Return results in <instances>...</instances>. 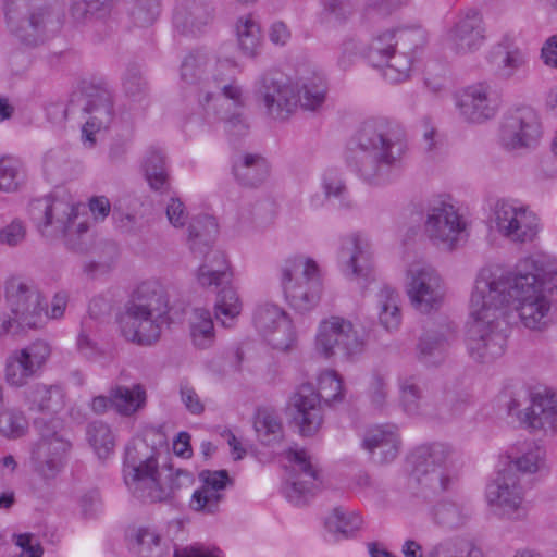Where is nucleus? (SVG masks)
<instances>
[{
    "mask_svg": "<svg viewBox=\"0 0 557 557\" xmlns=\"http://www.w3.org/2000/svg\"><path fill=\"white\" fill-rule=\"evenodd\" d=\"M403 127L384 117L364 121L349 141L348 166L366 183H387L406 152Z\"/></svg>",
    "mask_w": 557,
    "mask_h": 557,
    "instance_id": "nucleus-1",
    "label": "nucleus"
},
{
    "mask_svg": "<svg viewBox=\"0 0 557 557\" xmlns=\"http://www.w3.org/2000/svg\"><path fill=\"white\" fill-rule=\"evenodd\" d=\"M483 277L490 285L487 298L500 315L505 307H513L525 327L542 331L547 326L550 304L540 290L536 274L483 269L478 278Z\"/></svg>",
    "mask_w": 557,
    "mask_h": 557,
    "instance_id": "nucleus-2",
    "label": "nucleus"
},
{
    "mask_svg": "<svg viewBox=\"0 0 557 557\" xmlns=\"http://www.w3.org/2000/svg\"><path fill=\"white\" fill-rule=\"evenodd\" d=\"M9 33L26 47H37L57 36L65 25L66 0H4Z\"/></svg>",
    "mask_w": 557,
    "mask_h": 557,
    "instance_id": "nucleus-3",
    "label": "nucleus"
},
{
    "mask_svg": "<svg viewBox=\"0 0 557 557\" xmlns=\"http://www.w3.org/2000/svg\"><path fill=\"white\" fill-rule=\"evenodd\" d=\"M169 300L163 286L156 281L143 282L125 304L119 323L122 335L138 345H151L168 320Z\"/></svg>",
    "mask_w": 557,
    "mask_h": 557,
    "instance_id": "nucleus-4",
    "label": "nucleus"
},
{
    "mask_svg": "<svg viewBox=\"0 0 557 557\" xmlns=\"http://www.w3.org/2000/svg\"><path fill=\"white\" fill-rule=\"evenodd\" d=\"M488 286L484 277L476 278L470 298L473 321L468 326L466 339L470 357L482 363L503 356L507 343V335L500 327V313L487 298Z\"/></svg>",
    "mask_w": 557,
    "mask_h": 557,
    "instance_id": "nucleus-5",
    "label": "nucleus"
},
{
    "mask_svg": "<svg viewBox=\"0 0 557 557\" xmlns=\"http://www.w3.org/2000/svg\"><path fill=\"white\" fill-rule=\"evenodd\" d=\"M123 478L128 491L143 502H163L172 487L160 482L158 451L140 441L125 448Z\"/></svg>",
    "mask_w": 557,
    "mask_h": 557,
    "instance_id": "nucleus-6",
    "label": "nucleus"
},
{
    "mask_svg": "<svg viewBox=\"0 0 557 557\" xmlns=\"http://www.w3.org/2000/svg\"><path fill=\"white\" fill-rule=\"evenodd\" d=\"M344 398L343 381L335 371H326L319 379V392L311 384L298 387L289 401L295 425L301 436H312L323 423L322 400L330 406Z\"/></svg>",
    "mask_w": 557,
    "mask_h": 557,
    "instance_id": "nucleus-7",
    "label": "nucleus"
},
{
    "mask_svg": "<svg viewBox=\"0 0 557 557\" xmlns=\"http://www.w3.org/2000/svg\"><path fill=\"white\" fill-rule=\"evenodd\" d=\"M278 272L282 292L292 308L306 312L319 304L322 280L314 260L304 256L289 257L282 262Z\"/></svg>",
    "mask_w": 557,
    "mask_h": 557,
    "instance_id": "nucleus-8",
    "label": "nucleus"
},
{
    "mask_svg": "<svg viewBox=\"0 0 557 557\" xmlns=\"http://www.w3.org/2000/svg\"><path fill=\"white\" fill-rule=\"evenodd\" d=\"M75 95L85 101L83 111L89 115L82 126V143L86 148H94L96 134L108 129L113 122V90L103 77L85 75L78 78Z\"/></svg>",
    "mask_w": 557,
    "mask_h": 557,
    "instance_id": "nucleus-9",
    "label": "nucleus"
},
{
    "mask_svg": "<svg viewBox=\"0 0 557 557\" xmlns=\"http://www.w3.org/2000/svg\"><path fill=\"white\" fill-rule=\"evenodd\" d=\"M203 263L197 273L198 283L202 287H214L218 290L214 305L215 318L225 327L239 315L242 302L236 290L231 286L232 272L223 252L211 250L206 252Z\"/></svg>",
    "mask_w": 557,
    "mask_h": 557,
    "instance_id": "nucleus-10",
    "label": "nucleus"
},
{
    "mask_svg": "<svg viewBox=\"0 0 557 557\" xmlns=\"http://www.w3.org/2000/svg\"><path fill=\"white\" fill-rule=\"evenodd\" d=\"M453 448L445 443L423 444L416 447L410 455L412 478L420 492L426 497L429 494L445 492L451 482L448 463L453 456Z\"/></svg>",
    "mask_w": 557,
    "mask_h": 557,
    "instance_id": "nucleus-11",
    "label": "nucleus"
},
{
    "mask_svg": "<svg viewBox=\"0 0 557 557\" xmlns=\"http://www.w3.org/2000/svg\"><path fill=\"white\" fill-rule=\"evenodd\" d=\"M39 440L32 447L34 469L44 479L55 478L65 467L69 448L67 430L63 420L35 421Z\"/></svg>",
    "mask_w": 557,
    "mask_h": 557,
    "instance_id": "nucleus-12",
    "label": "nucleus"
},
{
    "mask_svg": "<svg viewBox=\"0 0 557 557\" xmlns=\"http://www.w3.org/2000/svg\"><path fill=\"white\" fill-rule=\"evenodd\" d=\"M366 348V336L349 320L331 317L320 324L317 349L326 358L338 356L345 360L359 357Z\"/></svg>",
    "mask_w": 557,
    "mask_h": 557,
    "instance_id": "nucleus-13",
    "label": "nucleus"
},
{
    "mask_svg": "<svg viewBox=\"0 0 557 557\" xmlns=\"http://www.w3.org/2000/svg\"><path fill=\"white\" fill-rule=\"evenodd\" d=\"M253 95L265 113L275 120L287 119L296 109L299 98L296 86L282 73L267 72L255 82Z\"/></svg>",
    "mask_w": 557,
    "mask_h": 557,
    "instance_id": "nucleus-14",
    "label": "nucleus"
},
{
    "mask_svg": "<svg viewBox=\"0 0 557 557\" xmlns=\"http://www.w3.org/2000/svg\"><path fill=\"white\" fill-rule=\"evenodd\" d=\"M28 214L40 234L48 239H63L67 245L70 227V198L61 197L55 190L49 196L33 199Z\"/></svg>",
    "mask_w": 557,
    "mask_h": 557,
    "instance_id": "nucleus-15",
    "label": "nucleus"
},
{
    "mask_svg": "<svg viewBox=\"0 0 557 557\" xmlns=\"http://www.w3.org/2000/svg\"><path fill=\"white\" fill-rule=\"evenodd\" d=\"M486 499L495 515L508 520H521L527 516L524 490L517 473L503 468L486 487Z\"/></svg>",
    "mask_w": 557,
    "mask_h": 557,
    "instance_id": "nucleus-16",
    "label": "nucleus"
},
{
    "mask_svg": "<svg viewBox=\"0 0 557 557\" xmlns=\"http://www.w3.org/2000/svg\"><path fill=\"white\" fill-rule=\"evenodd\" d=\"M406 292L412 307L421 313L437 311L445 296L441 275L431 265L413 264L407 271Z\"/></svg>",
    "mask_w": 557,
    "mask_h": 557,
    "instance_id": "nucleus-17",
    "label": "nucleus"
},
{
    "mask_svg": "<svg viewBox=\"0 0 557 557\" xmlns=\"http://www.w3.org/2000/svg\"><path fill=\"white\" fill-rule=\"evenodd\" d=\"M542 134V125L537 112L522 106L510 109L503 117L499 140L506 150H518L533 147Z\"/></svg>",
    "mask_w": 557,
    "mask_h": 557,
    "instance_id": "nucleus-18",
    "label": "nucleus"
},
{
    "mask_svg": "<svg viewBox=\"0 0 557 557\" xmlns=\"http://www.w3.org/2000/svg\"><path fill=\"white\" fill-rule=\"evenodd\" d=\"M493 220L498 233L513 243L532 242L539 232L537 216L513 200H497Z\"/></svg>",
    "mask_w": 557,
    "mask_h": 557,
    "instance_id": "nucleus-19",
    "label": "nucleus"
},
{
    "mask_svg": "<svg viewBox=\"0 0 557 557\" xmlns=\"http://www.w3.org/2000/svg\"><path fill=\"white\" fill-rule=\"evenodd\" d=\"M424 228L430 239L454 249L466 230V223L454 205L438 199L428 209Z\"/></svg>",
    "mask_w": 557,
    "mask_h": 557,
    "instance_id": "nucleus-20",
    "label": "nucleus"
},
{
    "mask_svg": "<svg viewBox=\"0 0 557 557\" xmlns=\"http://www.w3.org/2000/svg\"><path fill=\"white\" fill-rule=\"evenodd\" d=\"M7 300L20 324L37 329L44 324L42 296L36 287L20 277H11L5 285Z\"/></svg>",
    "mask_w": 557,
    "mask_h": 557,
    "instance_id": "nucleus-21",
    "label": "nucleus"
},
{
    "mask_svg": "<svg viewBox=\"0 0 557 557\" xmlns=\"http://www.w3.org/2000/svg\"><path fill=\"white\" fill-rule=\"evenodd\" d=\"M482 14L475 9L460 12L446 33L448 48L456 54L466 55L481 49L486 39Z\"/></svg>",
    "mask_w": 557,
    "mask_h": 557,
    "instance_id": "nucleus-22",
    "label": "nucleus"
},
{
    "mask_svg": "<svg viewBox=\"0 0 557 557\" xmlns=\"http://www.w3.org/2000/svg\"><path fill=\"white\" fill-rule=\"evenodd\" d=\"M51 349L47 342L36 341L10 355L5 364V380L12 386H23L47 362Z\"/></svg>",
    "mask_w": 557,
    "mask_h": 557,
    "instance_id": "nucleus-23",
    "label": "nucleus"
},
{
    "mask_svg": "<svg viewBox=\"0 0 557 557\" xmlns=\"http://www.w3.org/2000/svg\"><path fill=\"white\" fill-rule=\"evenodd\" d=\"M256 327L275 349L287 350L296 336L287 313L275 305L259 307L253 314Z\"/></svg>",
    "mask_w": 557,
    "mask_h": 557,
    "instance_id": "nucleus-24",
    "label": "nucleus"
},
{
    "mask_svg": "<svg viewBox=\"0 0 557 557\" xmlns=\"http://www.w3.org/2000/svg\"><path fill=\"white\" fill-rule=\"evenodd\" d=\"M240 72L238 64L232 58L211 57L207 73L220 89L221 94L214 96L212 92H206L200 103H209L211 100L219 101L220 96L233 101L236 108L244 106L242 87L236 83V75Z\"/></svg>",
    "mask_w": 557,
    "mask_h": 557,
    "instance_id": "nucleus-25",
    "label": "nucleus"
},
{
    "mask_svg": "<svg viewBox=\"0 0 557 557\" xmlns=\"http://www.w3.org/2000/svg\"><path fill=\"white\" fill-rule=\"evenodd\" d=\"M519 406L518 400L511 399L507 406L508 414L517 416L520 421L532 429L557 432V398L554 395L534 394L532 404L524 413L518 410Z\"/></svg>",
    "mask_w": 557,
    "mask_h": 557,
    "instance_id": "nucleus-26",
    "label": "nucleus"
},
{
    "mask_svg": "<svg viewBox=\"0 0 557 557\" xmlns=\"http://www.w3.org/2000/svg\"><path fill=\"white\" fill-rule=\"evenodd\" d=\"M199 479L202 485L193 493L189 506L195 511L215 515L224 499L222 492L232 484L228 472L226 470H202L199 473Z\"/></svg>",
    "mask_w": 557,
    "mask_h": 557,
    "instance_id": "nucleus-27",
    "label": "nucleus"
},
{
    "mask_svg": "<svg viewBox=\"0 0 557 557\" xmlns=\"http://www.w3.org/2000/svg\"><path fill=\"white\" fill-rule=\"evenodd\" d=\"M287 459L293 463V471L304 475L305 480L293 478L286 488V497L297 506L306 504L308 496L313 494L319 481V472L311 463L310 457L304 449L289 448L286 451Z\"/></svg>",
    "mask_w": 557,
    "mask_h": 557,
    "instance_id": "nucleus-28",
    "label": "nucleus"
},
{
    "mask_svg": "<svg viewBox=\"0 0 557 557\" xmlns=\"http://www.w3.org/2000/svg\"><path fill=\"white\" fill-rule=\"evenodd\" d=\"M213 20V9L207 0H178L173 25L183 35H197Z\"/></svg>",
    "mask_w": 557,
    "mask_h": 557,
    "instance_id": "nucleus-29",
    "label": "nucleus"
},
{
    "mask_svg": "<svg viewBox=\"0 0 557 557\" xmlns=\"http://www.w3.org/2000/svg\"><path fill=\"white\" fill-rule=\"evenodd\" d=\"M461 115L473 123H481L495 115L497 102L485 84L469 86L457 102Z\"/></svg>",
    "mask_w": 557,
    "mask_h": 557,
    "instance_id": "nucleus-30",
    "label": "nucleus"
},
{
    "mask_svg": "<svg viewBox=\"0 0 557 557\" xmlns=\"http://www.w3.org/2000/svg\"><path fill=\"white\" fill-rule=\"evenodd\" d=\"M339 260L347 274L368 277L372 269V252L368 240L359 234L343 238Z\"/></svg>",
    "mask_w": 557,
    "mask_h": 557,
    "instance_id": "nucleus-31",
    "label": "nucleus"
},
{
    "mask_svg": "<svg viewBox=\"0 0 557 557\" xmlns=\"http://www.w3.org/2000/svg\"><path fill=\"white\" fill-rule=\"evenodd\" d=\"M400 438L394 424L376 425L364 435L362 446L377 463L393 461L399 453Z\"/></svg>",
    "mask_w": 557,
    "mask_h": 557,
    "instance_id": "nucleus-32",
    "label": "nucleus"
},
{
    "mask_svg": "<svg viewBox=\"0 0 557 557\" xmlns=\"http://www.w3.org/2000/svg\"><path fill=\"white\" fill-rule=\"evenodd\" d=\"M455 327L450 324L426 330L417 345L419 360L426 366H437L443 362L455 339Z\"/></svg>",
    "mask_w": 557,
    "mask_h": 557,
    "instance_id": "nucleus-33",
    "label": "nucleus"
},
{
    "mask_svg": "<svg viewBox=\"0 0 557 557\" xmlns=\"http://www.w3.org/2000/svg\"><path fill=\"white\" fill-rule=\"evenodd\" d=\"M232 173L242 186L257 187L268 178L270 166L259 153H243L233 157Z\"/></svg>",
    "mask_w": 557,
    "mask_h": 557,
    "instance_id": "nucleus-34",
    "label": "nucleus"
},
{
    "mask_svg": "<svg viewBox=\"0 0 557 557\" xmlns=\"http://www.w3.org/2000/svg\"><path fill=\"white\" fill-rule=\"evenodd\" d=\"M24 403L30 412H60L65 405V393L57 385L35 384L24 391Z\"/></svg>",
    "mask_w": 557,
    "mask_h": 557,
    "instance_id": "nucleus-35",
    "label": "nucleus"
},
{
    "mask_svg": "<svg viewBox=\"0 0 557 557\" xmlns=\"http://www.w3.org/2000/svg\"><path fill=\"white\" fill-rule=\"evenodd\" d=\"M490 62L496 69L499 76L510 78L525 65L527 54L510 37L505 36L490 51Z\"/></svg>",
    "mask_w": 557,
    "mask_h": 557,
    "instance_id": "nucleus-36",
    "label": "nucleus"
},
{
    "mask_svg": "<svg viewBox=\"0 0 557 557\" xmlns=\"http://www.w3.org/2000/svg\"><path fill=\"white\" fill-rule=\"evenodd\" d=\"M472 512V506L468 502L447 498L433 506L431 516L438 527L451 530L467 524Z\"/></svg>",
    "mask_w": 557,
    "mask_h": 557,
    "instance_id": "nucleus-37",
    "label": "nucleus"
},
{
    "mask_svg": "<svg viewBox=\"0 0 557 557\" xmlns=\"http://www.w3.org/2000/svg\"><path fill=\"white\" fill-rule=\"evenodd\" d=\"M545 461V451L534 443L524 444L517 453L508 455V462L504 470L511 473L533 474L541 470Z\"/></svg>",
    "mask_w": 557,
    "mask_h": 557,
    "instance_id": "nucleus-38",
    "label": "nucleus"
},
{
    "mask_svg": "<svg viewBox=\"0 0 557 557\" xmlns=\"http://www.w3.org/2000/svg\"><path fill=\"white\" fill-rule=\"evenodd\" d=\"M219 228L215 218L198 215L188 225V243L194 253H203L211 248Z\"/></svg>",
    "mask_w": 557,
    "mask_h": 557,
    "instance_id": "nucleus-39",
    "label": "nucleus"
},
{
    "mask_svg": "<svg viewBox=\"0 0 557 557\" xmlns=\"http://www.w3.org/2000/svg\"><path fill=\"white\" fill-rule=\"evenodd\" d=\"M146 389L141 384L132 387L115 385L111 387V406L121 416L129 417L146 405Z\"/></svg>",
    "mask_w": 557,
    "mask_h": 557,
    "instance_id": "nucleus-40",
    "label": "nucleus"
},
{
    "mask_svg": "<svg viewBox=\"0 0 557 557\" xmlns=\"http://www.w3.org/2000/svg\"><path fill=\"white\" fill-rule=\"evenodd\" d=\"M143 168L151 189L161 194L170 189L165 156L161 149L150 147L145 154Z\"/></svg>",
    "mask_w": 557,
    "mask_h": 557,
    "instance_id": "nucleus-41",
    "label": "nucleus"
},
{
    "mask_svg": "<svg viewBox=\"0 0 557 557\" xmlns=\"http://www.w3.org/2000/svg\"><path fill=\"white\" fill-rule=\"evenodd\" d=\"M376 298L381 325L387 331L397 330L401 322L397 292L389 286H383Z\"/></svg>",
    "mask_w": 557,
    "mask_h": 557,
    "instance_id": "nucleus-42",
    "label": "nucleus"
},
{
    "mask_svg": "<svg viewBox=\"0 0 557 557\" xmlns=\"http://www.w3.org/2000/svg\"><path fill=\"white\" fill-rule=\"evenodd\" d=\"M190 336L196 347L206 349L212 346L215 333L211 313L203 308H195L190 318Z\"/></svg>",
    "mask_w": 557,
    "mask_h": 557,
    "instance_id": "nucleus-43",
    "label": "nucleus"
},
{
    "mask_svg": "<svg viewBox=\"0 0 557 557\" xmlns=\"http://www.w3.org/2000/svg\"><path fill=\"white\" fill-rule=\"evenodd\" d=\"M470 403V396L465 392L446 389L434 395V404L441 418L460 417Z\"/></svg>",
    "mask_w": 557,
    "mask_h": 557,
    "instance_id": "nucleus-44",
    "label": "nucleus"
},
{
    "mask_svg": "<svg viewBox=\"0 0 557 557\" xmlns=\"http://www.w3.org/2000/svg\"><path fill=\"white\" fill-rule=\"evenodd\" d=\"M86 440L100 459L107 458L115 446V436L111 428L100 420L88 423Z\"/></svg>",
    "mask_w": 557,
    "mask_h": 557,
    "instance_id": "nucleus-45",
    "label": "nucleus"
},
{
    "mask_svg": "<svg viewBox=\"0 0 557 557\" xmlns=\"http://www.w3.org/2000/svg\"><path fill=\"white\" fill-rule=\"evenodd\" d=\"M253 428L263 445H273L283 438V425L280 417L268 409L258 410Z\"/></svg>",
    "mask_w": 557,
    "mask_h": 557,
    "instance_id": "nucleus-46",
    "label": "nucleus"
},
{
    "mask_svg": "<svg viewBox=\"0 0 557 557\" xmlns=\"http://www.w3.org/2000/svg\"><path fill=\"white\" fill-rule=\"evenodd\" d=\"M362 524V518L354 512L347 511L343 507H336L325 519L326 529L335 534L344 537H350L357 532Z\"/></svg>",
    "mask_w": 557,
    "mask_h": 557,
    "instance_id": "nucleus-47",
    "label": "nucleus"
},
{
    "mask_svg": "<svg viewBox=\"0 0 557 557\" xmlns=\"http://www.w3.org/2000/svg\"><path fill=\"white\" fill-rule=\"evenodd\" d=\"M236 32L240 51L249 58L256 57L261 46L259 25L250 16H247L238 20Z\"/></svg>",
    "mask_w": 557,
    "mask_h": 557,
    "instance_id": "nucleus-48",
    "label": "nucleus"
},
{
    "mask_svg": "<svg viewBox=\"0 0 557 557\" xmlns=\"http://www.w3.org/2000/svg\"><path fill=\"white\" fill-rule=\"evenodd\" d=\"M123 3L128 17L135 26L147 27L159 15V0H123Z\"/></svg>",
    "mask_w": 557,
    "mask_h": 557,
    "instance_id": "nucleus-49",
    "label": "nucleus"
},
{
    "mask_svg": "<svg viewBox=\"0 0 557 557\" xmlns=\"http://www.w3.org/2000/svg\"><path fill=\"white\" fill-rule=\"evenodd\" d=\"M296 94L304 109L314 111L324 102L326 84L321 76H314L304 82L300 89L296 86Z\"/></svg>",
    "mask_w": 557,
    "mask_h": 557,
    "instance_id": "nucleus-50",
    "label": "nucleus"
},
{
    "mask_svg": "<svg viewBox=\"0 0 557 557\" xmlns=\"http://www.w3.org/2000/svg\"><path fill=\"white\" fill-rule=\"evenodd\" d=\"M397 47L395 30H386L374 37L368 47L367 59L373 67H381Z\"/></svg>",
    "mask_w": 557,
    "mask_h": 557,
    "instance_id": "nucleus-51",
    "label": "nucleus"
},
{
    "mask_svg": "<svg viewBox=\"0 0 557 557\" xmlns=\"http://www.w3.org/2000/svg\"><path fill=\"white\" fill-rule=\"evenodd\" d=\"M112 8L113 0H78L72 4V20L75 22L102 20L110 15Z\"/></svg>",
    "mask_w": 557,
    "mask_h": 557,
    "instance_id": "nucleus-52",
    "label": "nucleus"
},
{
    "mask_svg": "<svg viewBox=\"0 0 557 557\" xmlns=\"http://www.w3.org/2000/svg\"><path fill=\"white\" fill-rule=\"evenodd\" d=\"M211 57L201 50L190 52L182 62L181 78L187 84H196L207 73Z\"/></svg>",
    "mask_w": 557,
    "mask_h": 557,
    "instance_id": "nucleus-53",
    "label": "nucleus"
},
{
    "mask_svg": "<svg viewBox=\"0 0 557 557\" xmlns=\"http://www.w3.org/2000/svg\"><path fill=\"white\" fill-rule=\"evenodd\" d=\"M400 403L404 410L414 416L420 413L423 391L420 381L416 376L404 377L399 382Z\"/></svg>",
    "mask_w": 557,
    "mask_h": 557,
    "instance_id": "nucleus-54",
    "label": "nucleus"
},
{
    "mask_svg": "<svg viewBox=\"0 0 557 557\" xmlns=\"http://www.w3.org/2000/svg\"><path fill=\"white\" fill-rule=\"evenodd\" d=\"M97 251V259L83 263V271L89 276L107 273L119 256L117 245L113 242L102 243Z\"/></svg>",
    "mask_w": 557,
    "mask_h": 557,
    "instance_id": "nucleus-55",
    "label": "nucleus"
},
{
    "mask_svg": "<svg viewBox=\"0 0 557 557\" xmlns=\"http://www.w3.org/2000/svg\"><path fill=\"white\" fill-rule=\"evenodd\" d=\"M412 55L405 52L392 53L381 66L382 75L385 81L396 84L405 81L411 70Z\"/></svg>",
    "mask_w": 557,
    "mask_h": 557,
    "instance_id": "nucleus-56",
    "label": "nucleus"
},
{
    "mask_svg": "<svg viewBox=\"0 0 557 557\" xmlns=\"http://www.w3.org/2000/svg\"><path fill=\"white\" fill-rule=\"evenodd\" d=\"M24 180L21 162L14 158L0 159V190L14 191Z\"/></svg>",
    "mask_w": 557,
    "mask_h": 557,
    "instance_id": "nucleus-57",
    "label": "nucleus"
},
{
    "mask_svg": "<svg viewBox=\"0 0 557 557\" xmlns=\"http://www.w3.org/2000/svg\"><path fill=\"white\" fill-rule=\"evenodd\" d=\"M28 429V422L24 414L15 409H7L0 412V433L8 438H18Z\"/></svg>",
    "mask_w": 557,
    "mask_h": 557,
    "instance_id": "nucleus-58",
    "label": "nucleus"
},
{
    "mask_svg": "<svg viewBox=\"0 0 557 557\" xmlns=\"http://www.w3.org/2000/svg\"><path fill=\"white\" fill-rule=\"evenodd\" d=\"M322 187L327 199L333 197L338 200L341 207H351L345 182L336 170H329L323 174Z\"/></svg>",
    "mask_w": 557,
    "mask_h": 557,
    "instance_id": "nucleus-59",
    "label": "nucleus"
},
{
    "mask_svg": "<svg viewBox=\"0 0 557 557\" xmlns=\"http://www.w3.org/2000/svg\"><path fill=\"white\" fill-rule=\"evenodd\" d=\"M395 34L397 46H400L403 52L409 55L423 47L428 40L425 30L420 27L396 29Z\"/></svg>",
    "mask_w": 557,
    "mask_h": 557,
    "instance_id": "nucleus-60",
    "label": "nucleus"
},
{
    "mask_svg": "<svg viewBox=\"0 0 557 557\" xmlns=\"http://www.w3.org/2000/svg\"><path fill=\"white\" fill-rule=\"evenodd\" d=\"M137 553L141 557H161L160 536L146 528H140L136 534Z\"/></svg>",
    "mask_w": 557,
    "mask_h": 557,
    "instance_id": "nucleus-61",
    "label": "nucleus"
},
{
    "mask_svg": "<svg viewBox=\"0 0 557 557\" xmlns=\"http://www.w3.org/2000/svg\"><path fill=\"white\" fill-rule=\"evenodd\" d=\"M357 5V0H323L324 11L341 23L352 14Z\"/></svg>",
    "mask_w": 557,
    "mask_h": 557,
    "instance_id": "nucleus-62",
    "label": "nucleus"
},
{
    "mask_svg": "<svg viewBox=\"0 0 557 557\" xmlns=\"http://www.w3.org/2000/svg\"><path fill=\"white\" fill-rule=\"evenodd\" d=\"M123 87L125 92L133 98L141 96L146 91V82L136 65H129L127 67L123 78Z\"/></svg>",
    "mask_w": 557,
    "mask_h": 557,
    "instance_id": "nucleus-63",
    "label": "nucleus"
},
{
    "mask_svg": "<svg viewBox=\"0 0 557 557\" xmlns=\"http://www.w3.org/2000/svg\"><path fill=\"white\" fill-rule=\"evenodd\" d=\"M26 235V228L22 221L13 220L0 230V243L11 247L22 243Z\"/></svg>",
    "mask_w": 557,
    "mask_h": 557,
    "instance_id": "nucleus-64",
    "label": "nucleus"
}]
</instances>
